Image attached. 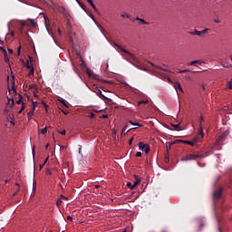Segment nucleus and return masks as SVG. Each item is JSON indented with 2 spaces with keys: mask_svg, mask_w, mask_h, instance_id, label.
I'll return each instance as SVG.
<instances>
[{
  "mask_svg": "<svg viewBox=\"0 0 232 232\" xmlns=\"http://www.w3.org/2000/svg\"><path fill=\"white\" fill-rule=\"evenodd\" d=\"M60 14H62V15H63L66 24H65V28L68 32V34L72 33V23L70 22V19H72V16L70 15V12H68V10H66V8L64 7H60Z\"/></svg>",
  "mask_w": 232,
  "mask_h": 232,
  "instance_id": "obj_1",
  "label": "nucleus"
},
{
  "mask_svg": "<svg viewBox=\"0 0 232 232\" xmlns=\"http://www.w3.org/2000/svg\"><path fill=\"white\" fill-rule=\"evenodd\" d=\"M116 47L120 52H122L123 53H126L129 57V59H131V61H134L135 63H139V59L135 57V54L131 53L130 52L127 51L126 49L122 48V46L116 44Z\"/></svg>",
  "mask_w": 232,
  "mask_h": 232,
  "instance_id": "obj_2",
  "label": "nucleus"
},
{
  "mask_svg": "<svg viewBox=\"0 0 232 232\" xmlns=\"http://www.w3.org/2000/svg\"><path fill=\"white\" fill-rule=\"evenodd\" d=\"M200 139H202L200 137V133H198V136L197 138H194L192 140V141L189 140H177L174 141V144H180V142H182L183 144H188V146H195V144L197 143L198 140H200Z\"/></svg>",
  "mask_w": 232,
  "mask_h": 232,
  "instance_id": "obj_3",
  "label": "nucleus"
},
{
  "mask_svg": "<svg viewBox=\"0 0 232 232\" xmlns=\"http://www.w3.org/2000/svg\"><path fill=\"white\" fill-rule=\"evenodd\" d=\"M202 154H188L184 158L181 159L182 162H186L187 160H197V159H202Z\"/></svg>",
  "mask_w": 232,
  "mask_h": 232,
  "instance_id": "obj_4",
  "label": "nucleus"
},
{
  "mask_svg": "<svg viewBox=\"0 0 232 232\" xmlns=\"http://www.w3.org/2000/svg\"><path fill=\"white\" fill-rule=\"evenodd\" d=\"M209 29H204L202 31L194 30L193 32H190V35H198L199 37H202V35H205V34H208V31Z\"/></svg>",
  "mask_w": 232,
  "mask_h": 232,
  "instance_id": "obj_5",
  "label": "nucleus"
},
{
  "mask_svg": "<svg viewBox=\"0 0 232 232\" xmlns=\"http://www.w3.org/2000/svg\"><path fill=\"white\" fill-rule=\"evenodd\" d=\"M202 122H204V117L200 116L199 118V130L198 133L201 139H204V128H202Z\"/></svg>",
  "mask_w": 232,
  "mask_h": 232,
  "instance_id": "obj_6",
  "label": "nucleus"
},
{
  "mask_svg": "<svg viewBox=\"0 0 232 232\" xmlns=\"http://www.w3.org/2000/svg\"><path fill=\"white\" fill-rule=\"evenodd\" d=\"M213 197L216 200H218L222 197V188H218L214 190Z\"/></svg>",
  "mask_w": 232,
  "mask_h": 232,
  "instance_id": "obj_7",
  "label": "nucleus"
},
{
  "mask_svg": "<svg viewBox=\"0 0 232 232\" xmlns=\"http://www.w3.org/2000/svg\"><path fill=\"white\" fill-rule=\"evenodd\" d=\"M229 135V130L224 131L218 138V142H224L226 140V137Z\"/></svg>",
  "mask_w": 232,
  "mask_h": 232,
  "instance_id": "obj_8",
  "label": "nucleus"
},
{
  "mask_svg": "<svg viewBox=\"0 0 232 232\" xmlns=\"http://www.w3.org/2000/svg\"><path fill=\"white\" fill-rule=\"evenodd\" d=\"M76 3L79 5V6L82 7L83 12H86L88 14V8L86 7V5L82 4L80 0H76Z\"/></svg>",
  "mask_w": 232,
  "mask_h": 232,
  "instance_id": "obj_9",
  "label": "nucleus"
},
{
  "mask_svg": "<svg viewBox=\"0 0 232 232\" xmlns=\"http://www.w3.org/2000/svg\"><path fill=\"white\" fill-rule=\"evenodd\" d=\"M204 62L200 60L192 61L189 63H188V66H197V64L201 65Z\"/></svg>",
  "mask_w": 232,
  "mask_h": 232,
  "instance_id": "obj_10",
  "label": "nucleus"
},
{
  "mask_svg": "<svg viewBox=\"0 0 232 232\" xmlns=\"http://www.w3.org/2000/svg\"><path fill=\"white\" fill-rule=\"evenodd\" d=\"M46 174L51 175L52 177H55V175H57V169H53L52 170L47 169Z\"/></svg>",
  "mask_w": 232,
  "mask_h": 232,
  "instance_id": "obj_11",
  "label": "nucleus"
},
{
  "mask_svg": "<svg viewBox=\"0 0 232 232\" xmlns=\"http://www.w3.org/2000/svg\"><path fill=\"white\" fill-rule=\"evenodd\" d=\"M86 1L93 8L94 12H96V14H99V9H97V7L95 6V4H93V0H86Z\"/></svg>",
  "mask_w": 232,
  "mask_h": 232,
  "instance_id": "obj_12",
  "label": "nucleus"
},
{
  "mask_svg": "<svg viewBox=\"0 0 232 232\" xmlns=\"http://www.w3.org/2000/svg\"><path fill=\"white\" fill-rule=\"evenodd\" d=\"M220 64H221V66H223V68H232V64L229 63V62H224V61H222V62L220 63Z\"/></svg>",
  "mask_w": 232,
  "mask_h": 232,
  "instance_id": "obj_13",
  "label": "nucleus"
},
{
  "mask_svg": "<svg viewBox=\"0 0 232 232\" xmlns=\"http://www.w3.org/2000/svg\"><path fill=\"white\" fill-rule=\"evenodd\" d=\"M149 64H150V66H152V68H157L158 70H163V72H168V70L166 69H162V67L151 63V62H149Z\"/></svg>",
  "mask_w": 232,
  "mask_h": 232,
  "instance_id": "obj_14",
  "label": "nucleus"
},
{
  "mask_svg": "<svg viewBox=\"0 0 232 232\" xmlns=\"http://www.w3.org/2000/svg\"><path fill=\"white\" fill-rule=\"evenodd\" d=\"M174 88H175L176 92H177V90H179V92H184V91L182 90V86L180 85V82H176V83L174 84Z\"/></svg>",
  "mask_w": 232,
  "mask_h": 232,
  "instance_id": "obj_15",
  "label": "nucleus"
},
{
  "mask_svg": "<svg viewBox=\"0 0 232 232\" xmlns=\"http://www.w3.org/2000/svg\"><path fill=\"white\" fill-rule=\"evenodd\" d=\"M34 111H35V108H32V110L27 113V118L29 121L32 120V116L34 115Z\"/></svg>",
  "mask_w": 232,
  "mask_h": 232,
  "instance_id": "obj_16",
  "label": "nucleus"
},
{
  "mask_svg": "<svg viewBox=\"0 0 232 232\" xmlns=\"http://www.w3.org/2000/svg\"><path fill=\"white\" fill-rule=\"evenodd\" d=\"M59 102L63 103V105L66 108H70V104L64 101V100H61V97H60V100H59Z\"/></svg>",
  "mask_w": 232,
  "mask_h": 232,
  "instance_id": "obj_17",
  "label": "nucleus"
},
{
  "mask_svg": "<svg viewBox=\"0 0 232 232\" xmlns=\"http://www.w3.org/2000/svg\"><path fill=\"white\" fill-rule=\"evenodd\" d=\"M129 124H131V126H137V128H142V124L135 123L132 121H129Z\"/></svg>",
  "mask_w": 232,
  "mask_h": 232,
  "instance_id": "obj_18",
  "label": "nucleus"
},
{
  "mask_svg": "<svg viewBox=\"0 0 232 232\" xmlns=\"http://www.w3.org/2000/svg\"><path fill=\"white\" fill-rule=\"evenodd\" d=\"M139 146V150H141L142 151H144V148L146 147V144H144V142L140 141L138 144Z\"/></svg>",
  "mask_w": 232,
  "mask_h": 232,
  "instance_id": "obj_19",
  "label": "nucleus"
},
{
  "mask_svg": "<svg viewBox=\"0 0 232 232\" xmlns=\"http://www.w3.org/2000/svg\"><path fill=\"white\" fill-rule=\"evenodd\" d=\"M27 21L30 23V24L32 25V26H34V28H35V26H37V23H35V20H34V19H27Z\"/></svg>",
  "mask_w": 232,
  "mask_h": 232,
  "instance_id": "obj_20",
  "label": "nucleus"
},
{
  "mask_svg": "<svg viewBox=\"0 0 232 232\" xmlns=\"http://www.w3.org/2000/svg\"><path fill=\"white\" fill-rule=\"evenodd\" d=\"M150 145L149 144H146L145 145V148L143 149V151L146 153V154H148V153H150Z\"/></svg>",
  "mask_w": 232,
  "mask_h": 232,
  "instance_id": "obj_21",
  "label": "nucleus"
},
{
  "mask_svg": "<svg viewBox=\"0 0 232 232\" xmlns=\"http://www.w3.org/2000/svg\"><path fill=\"white\" fill-rule=\"evenodd\" d=\"M189 72H191L189 69L179 70L178 73H188Z\"/></svg>",
  "mask_w": 232,
  "mask_h": 232,
  "instance_id": "obj_22",
  "label": "nucleus"
},
{
  "mask_svg": "<svg viewBox=\"0 0 232 232\" xmlns=\"http://www.w3.org/2000/svg\"><path fill=\"white\" fill-rule=\"evenodd\" d=\"M47 132H48V127H45L40 130V133H42V135H46Z\"/></svg>",
  "mask_w": 232,
  "mask_h": 232,
  "instance_id": "obj_23",
  "label": "nucleus"
},
{
  "mask_svg": "<svg viewBox=\"0 0 232 232\" xmlns=\"http://www.w3.org/2000/svg\"><path fill=\"white\" fill-rule=\"evenodd\" d=\"M140 184V179L136 177V180L133 183V187L135 188L136 186H139Z\"/></svg>",
  "mask_w": 232,
  "mask_h": 232,
  "instance_id": "obj_24",
  "label": "nucleus"
},
{
  "mask_svg": "<svg viewBox=\"0 0 232 232\" xmlns=\"http://www.w3.org/2000/svg\"><path fill=\"white\" fill-rule=\"evenodd\" d=\"M126 130H128V125H125L121 130V135H126V133H128V131H126Z\"/></svg>",
  "mask_w": 232,
  "mask_h": 232,
  "instance_id": "obj_25",
  "label": "nucleus"
},
{
  "mask_svg": "<svg viewBox=\"0 0 232 232\" xmlns=\"http://www.w3.org/2000/svg\"><path fill=\"white\" fill-rule=\"evenodd\" d=\"M99 97H100L101 99H105V100H107V101L109 100L108 97L104 96V94H102V92H101V91L99 92Z\"/></svg>",
  "mask_w": 232,
  "mask_h": 232,
  "instance_id": "obj_26",
  "label": "nucleus"
},
{
  "mask_svg": "<svg viewBox=\"0 0 232 232\" xmlns=\"http://www.w3.org/2000/svg\"><path fill=\"white\" fill-rule=\"evenodd\" d=\"M23 96L19 95V100L16 102V104H23Z\"/></svg>",
  "mask_w": 232,
  "mask_h": 232,
  "instance_id": "obj_27",
  "label": "nucleus"
},
{
  "mask_svg": "<svg viewBox=\"0 0 232 232\" xmlns=\"http://www.w3.org/2000/svg\"><path fill=\"white\" fill-rule=\"evenodd\" d=\"M87 74L89 75V77H93V72L90 69L87 70Z\"/></svg>",
  "mask_w": 232,
  "mask_h": 232,
  "instance_id": "obj_28",
  "label": "nucleus"
},
{
  "mask_svg": "<svg viewBox=\"0 0 232 232\" xmlns=\"http://www.w3.org/2000/svg\"><path fill=\"white\" fill-rule=\"evenodd\" d=\"M5 63H8L10 61V59H8V54L6 53V51L5 50Z\"/></svg>",
  "mask_w": 232,
  "mask_h": 232,
  "instance_id": "obj_29",
  "label": "nucleus"
},
{
  "mask_svg": "<svg viewBox=\"0 0 232 232\" xmlns=\"http://www.w3.org/2000/svg\"><path fill=\"white\" fill-rule=\"evenodd\" d=\"M121 17H127V19H130V17H131L130 14H126V13H122L121 14Z\"/></svg>",
  "mask_w": 232,
  "mask_h": 232,
  "instance_id": "obj_30",
  "label": "nucleus"
},
{
  "mask_svg": "<svg viewBox=\"0 0 232 232\" xmlns=\"http://www.w3.org/2000/svg\"><path fill=\"white\" fill-rule=\"evenodd\" d=\"M127 188H130V189H133L135 187L133 186V184H131V182H128Z\"/></svg>",
  "mask_w": 232,
  "mask_h": 232,
  "instance_id": "obj_31",
  "label": "nucleus"
},
{
  "mask_svg": "<svg viewBox=\"0 0 232 232\" xmlns=\"http://www.w3.org/2000/svg\"><path fill=\"white\" fill-rule=\"evenodd\" d=\"M173 144H175V142L169 143V145H167L168 151H169V150H171V147L173 146Z\"/></svg>",
  "mask_w": 232,
  "mask_h": 232,
  "instance_id": "obj_32",
  "label": "nucleus"
},
{
  "mask_svg": "<svg viewBox=\"0 0 232 232\" xmlns=\"http://www.w3.org/2000/svg\"><path fill=\"white\" fill-rule=\"evenodd\" d=\"M25 68H27V70H32V68H34V67H32V65H30L29 62H27V63L25 64Z\"/></svg>",
  "mask_w": 232,
  "mask_h": 232,
  "instance_id": "obj_33",
  "label": "nucleus"
},
{
  "mask_svg": "<svg viewBox=\"0 0 232 232\" xmlns=\"http://www.w3.org/2000/svg\"><path fill=\"white\" fill-rule=\"evenodd\" d=\"M24 111V103H22V107H21L20 111H18V113H23Z\"/></svg>",
  "mask_w": 232,
  "mask_h": 232,
  "instance_id": "obj_34",
  "label": "nucleus"
},
{
  "mask_svg": "<svg viewBox=\"0 0 232 232\" xmlns=\"http://www.w3.org/2000/svg\"><path fill=\"white\" fill-rule=\"evenodd\" d=\"M138 104H148V101L141 100L138 102Z\"/></svg>",
  "mask_w": 232,
  "mask_h": 232,
  "instance_id": "obj_35",
  "label": "nucleus"
},
{
  "mask_svg": "<svg viewBox=\"0 0 232 232\" xmlns=\"http://www.w3.org/2000/svg\"><path fill=\"white\" fill-rule=\"evenodd\" d=\"M227 89L232 90V82H227Z\"/></svg>",
  "mask_w": 232,
  "mask_h": 232,
  "instance_id": "obj_36",
  "label": "nucleus"
},
{
  "mask_svg": "<svg viewBox=\"0 0 232 232\" xmlns=\"http://www.w3.org/2000/svg\"><path fill=\"white\" fill-rule=\"evenodd\" d=\"M60 111H63V115H68L70 112L66 110H61L60 109Z\"/></svg>",
  "mask_w": 232,
  "mask_h": 232,
  "instance_id": "obj_37",
  "label": "nucleus"
},
{
  "mask_svg": "<svg viewBox=\"0 0 232 232\" xmlns=\"http://www.w3.org/2000/svg\"><path fill=\"white\" fill-rule=\"evenodd\" d=\"M172 126L175 128V130H179V128H180V123Z\"/></svg>",
  "mask_w": 232,
  "mask_h": 232,
  "instance_id": "obj_38",
  "label": "nucleus"
},
{
  "mask_svg": "<svg viewBox=\"0 0 232 232\" xmlns=\"http://www.w3.org/2000/svg\"><path fill=\"white\" fill-rule=\"evenodd\" d=\"M82 146L79 145V154L82 155Z\"/></svg>",
  "mask_w": 232,
  "mask_h": 232,
  "instance_id": "obj_39",
  "label": "nucleus"
},
{
  "mask_svg": "<svg viewBox=\"0 0 232 232\" xmlns=\"http://www.w3.org/2000/svg\"><path fill=\"white\" fill-rule=\"evenodd\" d=\"M140 23H141V24H148V22L144 21V19L140 20Z\"/></svg>",
  "mask_w": 232,
  "mask_h": 232,
  "instance_id": "obj_40",
  "label": "nucleus"
},
{
  "mask_svg": "<svg viewBox=\"0 0 232 232\" xmlns=\"http://www.w3.org/2000/svg\"><path fill=\"white\" fill-rule=\"evenodd\" d=\"M28 75H34V68L30 69Z\"/></svg>",
  "mask_w": 232,
  "mask_h": 232,
  "instance_id": "obj_41",
  "label": "nucleus"
},
{
  "mask_svg": "<svg viewBox=\"0 0 232 232\" xmlns=\"http://www.w3.org/2000/svg\"><path fill=\"white\" fill-rule=\"evenodd\" d=\"M136 157H142V152H136Z\"/></svg>",
  "mask_w": 232,
  "mask_h": 232,
  "instance_id": "obj_42",
  "label": "nucleus"
},
{
  "mask_svg": "<svg viewBox=\"0 0 232 232\" xmlns=\"http://www.w3.org/2000/svg\"><path fill=\"white\" fill-rule=\"evenodd\" d=\"M60 135H66V130H62V131H59Z\"/></svg>",
  "mask_w": 232,
  "mask_h": 232,
  "instance_id": "obj_43",
  "label": "nucleus"
},
{
  "mask_svg": "<svg viewBox=\"0 0 232 232\" xmlns=\"http://www.w3.org/2000/svg\"><path fill=\"white\" fill-rule=\"evenodd\" d=\"M90 119H95V114L93 112L90 114Z\"/></svg>",
  "mask_w": 232,
  "mask_h": 232,
  "instance_id": "obj_44",
  "label": "nucleus"
},
{
  "mask_svg": "<svg viewBox=\"0 0 232 232\" xmlns=\"http://www.w3.org/2000/svg\"><path fill=\"white\" fill-rule=\"evenodd\" d=\"M10 102H12V106H14V99H8V104H10Z\"/></svg>",
  "mask_w": 232,
  "mask_h": 232,
  "instance_id": "obj_45",
  "label": "nucleus"
},
{
  "mask_svg": "<svg viewBox=\"0 0 232 232\" xmlns=\"http://www.w3.org/2000/svg\"><path fill=\"white\" fill-rule=\"evenodd\" d=\"M60 150H61L62 151H64V150H66V147H64V146H63V145H62V146L60 145Z\"/></svg>",
  "mask_w": 232,
  "mask_h": 232,
  "instance_id": "obj_46",
  "label": "nucleus"
},
{
  "mask_svg": "<svg viewBox=\"0 0 232 232\" xmlns=\"http://www.w3.org/2000/svg\"><path fill=\"white\" fill-rule=\"evenodd\" d=\"M17 53H18V55H21V46L18 47Z\"/></svg>",
  "mask_w": 232,
  "mask_h": 232,
  "instance_id": "obj_47",
  "label": "nucleus"
},
{
  "mask_svg": "<svg viewBox=\"0 0 232 232\" xmlns=\"http://www.w3.org/2000/svg\"><path fill=\"white\" fill-rule=\"evenodd\" d=\"M33 155H34V157H35V147H33Z\"/></svg>",
  "mask_w": 232,
  "mask_h": 232,
  "instance_id": "obj_48",
  "label": "nucleus"
},
{
  "mask_svg": "<svg viewBox=\"0 0 232 232\" xmlns=\"http://www.w3.org/2000/svg\"><path fill=\"white\" fill-rule=\"evenodd\" d=\"M214 23H217V24H218V23H220V20H219L218 18H217V19H214Z\"/></svg>",
  "mask_w": 232,
  "mask_h": 232,
  "instance_id": "obj_49",
  "label": "nucleus"
},
{
  "mask_svg": "<svg viewBox=\"0 0 232 232\" xmlns=\"http://www.w3.org/2000/svg\"><path fill=\"white\" fill-rule=\"evenodd\" d=\"M36 106H37V102H33V107L32 108H34V110H35Z\"/></svg>",
  "mask_w": 232,
  "mask_h": 232,
  "instance_id": "obj_50",
  "label": "nucleus"
},
{
  "mask_svg": "<svg viewBox=\"0 0 232 232\" xmlns=\"http://www.w3.org/2000/svg\"><path fill=\"white\" fill-rule=\"evenodd\" d=\"M56 206H57V208H59V198H57V199H56Z\"/></svg>",
  "mask_w": 232,
  "mask_h": 232,
  "instance_id": "obj_51",
  "label": "nucleus"
},
{
  "mask_svg": "<svg viewBox=\"0 0 232 232\" xmlns=\"http://www.w3.org/2000/svg\"><path fill=\"white\" fill-rule=\"evenodd\" d=\"M133 142V138H131L130 140H129V144L131 145Z\"/></svg>",
  "mask_w": 232,
  "mask_h": 232,
  "instance_id": "obj_52",
  "label": "nucleus"
},
{
  "mask_svg": "<svg viewBox=\"0 0 232 232\" xmlns=\"http://www.w3.org/2000/svg\"><path fill=\"white\" fill-rule=\"evenodd\" d=\"M50 159V157H47L46 159H45V160L44 161V164H46V162H48V160Z\"/></svg>",
  "mask_w": 232,
  "mask_h": 232,
  "instance_id": "obj_53",
  "label": "nucleus"
},
{
  "mask_svg": "<svg viewBox=\"0 0 232 232\" xmlns=\"http://www.w3.org/2000/svg\"><path fill=\"white\" fill-rule=\"evenodd\" d=\"M67 220H73V218L71 216H68Z\"/></svg>",
  "mask_w": 232,
  "mask_h": 232,
  "instance_id": "obj_54",
  "label": "nucleus"
},
{
  "mask_svg": "<svg viewBox=\"0 0 232 232\" xmlns=\"http://www.w3.org/2000/svg\"><path fill=\"white\" fill-rule=\"evenodd\" d=\"M60 198H63V200H66V197H64L63 195H61Z\"/></svg>",
  "mask_w": 232,
  "mask_h": 232,
  "instance_id": "obj_55",
  "label": "nucleus"
},
{
  "mask_svg": "<svg viewBox=\"0 0 232 232\" xmlns=\"http://www.w3.org/2000/svg\"><path fill=\"white\" fill-rule=\"evenodd\" d=\"M169 82H170L171 84H173V81H171V78H168Z\"/></svg>",
  "mask_w": 232,
  "mask_h": 232,
  "instance_id": "obj_56",
  "label": "nucleus"
},
{
  "mask_svg": "<svg viewBox=\"0 0 232 232\" xmlns=\"http://www.w3.org/2000/svg\"><path fill=\"white\" fill-rule=\"evenodd\" d=\"M165 162H169V158H165Z\"/></svg>",
  "mask_w": 232,
  "mask_h": 232,
  "instance_id": "obj_57",
  "label": "nucleus"
},
{
  "mask_svg": "<svg viewBox=\"0 0 232 232\" xmlns=\"http://www.w3.org/2000/svg\"><path fill=\"white\" fill-rule=\"evenodd\" d=\"M43 168H44V163L40 165V169H43Z\"/></svg>",
  "mask_w": 232,
  "mask_h": 232,
  "instance_id": "obj_58",
  "label": "nucleus"
},
{
  "mask_svg": "<svg viewBox=\"0 0 232 232\" xmlns=\"http://www.w3.org/2000/svg\"><path fill=\"white\" fill-rule=\"evenodd\" d=\"M9 53H14V51L12 49L8 50Z\"/></svg>",
  "mask_w": 232,
  "mask_h": 232,
  "instance_id": "obj_59",
  "label": "nucleus"
},
{
  "mask_svg": "<svg viewBox=\"0 0 232 232\" xmlns=\"http://www.w3.org/2000/svg\"><path fill=\"white\" fill-rule=\"evenodd\" d=\"M140 20H142V18H140V17L136 18V21H140Z\"/></svg>",
  "mask_w": 232,
  "mask_h": 232,
  "instance_id": "obj_60",
  "label": "nucleus"
},
{
  "mask_svg": "<svg viewBox=\"0 0 232 232\" xmlns=\"http://www.w3.org/2000/svg\"><path fill=\"white\" fill-rule=\"evenodd\" d=\"M107 118H108L107 115H103V116H102V119H107Z\"/></svg>",
  "mask_w": 232,
  "mask_h": 232,
  "instance_id": "obj_61",
  "label": "nucleus"
},
{
  "mask_svg": "<svg viewBox=\"0 0 232 232\" xmlns=\"http://www.w3.org/2000/svg\"><path fill=\"white\" fill-rule=\"evenodd\" d=\"M48 146H50V144H47V145L45 146V149H46V150H48Z\"/></svg>",
  "mask_w": 232,
  "mask_h": 232,
  "instance_id": "obj_62",
  "label": "nucleus"
},
{
  "mask_svg": "<svg viewBox=\"0 0 232 232\" xmlns=\"http://www.w3.org/2000/svg\"><path fill=\"white\" fill-rule=\"evenodd\" d=\"M218 231H219V232H222V228L218 227Z\"/></svg>",
  "mask_w": 232,
  "mask_h": 232,
  "instance_id": "obj_63",
  "label": "nucleus"
},
{
  "mask_svg": "<svg viewBox=\"0 0 232 232\" xmlns=\"http://www.w3.org/2000/svg\"><path fill=\"white\" fill-rule=\"evenodd\" d=\"M230 60L232 61V55H230Z\"/></svg>",
  "mask_w": 232,
  "mask_h": 232,
  "instance_id": "obj_64",
  "label": "nucleus"
}]
</instances>
